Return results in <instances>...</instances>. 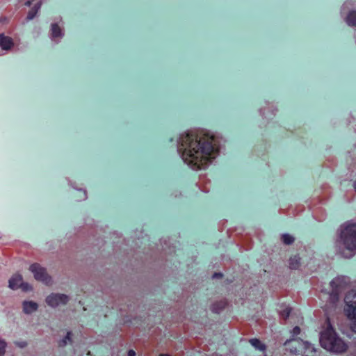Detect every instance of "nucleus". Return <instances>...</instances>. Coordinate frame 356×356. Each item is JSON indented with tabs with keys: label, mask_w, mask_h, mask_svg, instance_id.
<instances>
[{
	"label": "nucleus",
	"mask_w": 356,
	"mask_h": 356,
	"mask_svg": "<svg viewBox=\"0 0 356 356\" xmlns=\"http://www.w3.org/2000/svg\"><path fill=\"white\" fill-rule=\"evenodd\" d=\"M177 152L191 169L207 168L220 150L219 139L203 130L182 133L177 139Z\"/></svg>",
	"instance_id": "f257e3e1"
},
{
	"label": "nucleus",
	"mask_w": 356,
	"mask_h": 356,
	"mask_svg": "<svg viewBox=\"0 0 356 356\" xmlns=\"http://www.w3.org/2000/svg\"><path fill=\"white\" fill-rule=\"evenodd\" d=\"M320 343L324 349L335 353H342L348 349V345L339 337L329 318L326 320V327L321 332Z\"/></svg>",
	"instance_id": "f03ea898"
},
{
	"label": "nucleus",
	"mask_w": 356,
	"mask_h": 356,
	"mask_svg": "<svg viewBox=\"0 0 356 356\" xmlns=\"http://www.w3.org/2000/svg\"><path fill=\"white\" fill-rule=\"evenodd\" d=\"M337 242L351 252L353 256L356 253V222L353 220L346 221L338 229Z\"/></svg>",
	"instance_id": "7ed1b4c3"
},
{
	"label": "nucleus",
	"mask_w": 356,
	"mask_h": 356,
	"mask_svg": "<svg viewBox=\"0 0 356 356\" xmlns=\"http://www.w3.org/2000/svg\"><path fill=\"white\" fill-rule=\"evenodd\" d=\"M284 346L287 351L294 355L315 351L311 343L304 341L300 338H291L284 343Z\"/></svg>",
	"instance_id": "20e7f679"
},
{
	"label": "nucleus",
	"mask_w": 356,
	"mask_h": 356,
	"mask_svg": "<svg viewBox=\"0 0 356 356\" xmlns=\"http://www.w3.org/2000/svg\"><path fill=\"white\" fill-rule=\"evenodd\" d=\"M346 311L350 319L354 320L353 330L356 331V293L349 292L345 297Z\"/></svg>",
	"instance_id": "39448f33"
},
{
	"label": "nucleus",
	"mask_w": 356,
	"mask_h": 356,
	"mask_svg": "<svg viewBox=\"0 0 356 356\" xmlns=\"http://www.w3.org/2000/svg\"><path fill=\"white\" fill-rule=\"evenodd\" d=\"M29 270L33 274L36 280L40 281L45 284L51 283V278L47 274L46 269L42 267L39 264H33L30 266Z\"/></svg>",
	"instance_id": "423d86ee"
},
{
	"label": "nucleus",
	"mask_w": 356,
	"mask_h": 356,
	"mask_svg": "<svg viewBox=\"0 0 356 356\" xmlns=\"http://www.w3.org/2000/svg\"><path fill=\"white\" fill-rule=\"evenodd\" d=\"M69 300V297L65 294L52 293L46 298V302L51 307L56 308L66 305Z\"/></svg>",
	"instance_id": "0eeeda50"
},
{
	"label": "nucleus",
	"mask_w": 356,
	"mask_h": 356,
	"mask_svg": "<svg viewBox=\"0 0 356 356\" xmlns=\"http://www.w3.org/2000/svg\"><path fill=\"white\" fill-rule=\"evenodd\" d=\"M349 280L347 277L338 276L330 282V286L332 289V292L337 293L341 289L344 288L348 283Z\"/></svg>",
	"instance_id": "6e6552de"
},
{
	"label": "nucleus",
	"mask_w": 356,
	"mask_h": 356,
	"mask_svg": "<svg viewBox=\"0 0 356 356\" xmlns=\"http://www.w3.org/2000/svg\"><path fill=\"white\" fill-rule=\"evenodd\" d=\"M14 46V41L12 38L0 33V48L4 51L10 50Z\"/></svg>",
	"instance_id": "1a4fd4ad"
},
{
	"label": "nucleus",
	"mask_w": 356,
	"mask_h": 356,
	"mask_svg": "<svg viewBox=\"0 0 356 356\" xmlns=\"http://www.w3.org/2000/svg\"><path fill=\"white\" fill-rule=\"evenodd\" d=\"M63 35V29L56 23H52L51 25V39L58 42L57 39H60Z\"/></svg>",
	"instance_id": "9d476101"
},
{
	"label": "nucleus",
	"mask_w": 356,
	"mask_h": 356,
	"mask_svg": "<svg viewBox=\"0 0 356 356\" xmlns=\"http://www.w3.org/2000/svg\"><path fill=\"white\" fill-rule=\"evenodd\" d=\"M22 282V276L19 274H15L12 276L8 281V287L13 290L17 289L21 286Z\"/></svg>",
	"instance_id": "9b49d317"
},
{
	"label": "nucleus",
	"mask_w": 356,
	"mask_h": 356,
	"mask_svg": "<svg viewBox=\"0 0 356 356\" xmlns=\"http://www.w3.org/2000/svg\"><path fill=\"white\" fill-rule=\"evenodd\" d=\"M38 308L36 302L33 301H24L23 302V311L26 314H31L35 312Z\"/></svg>",
	"instance_id": "f8f14e48"
},
{
	"label": "nucleus",
	"mask_w": 356,
	"mask_h": 356,
	"mask_svg": "<svg viewBox=\"0 0 356 356\" xmlns=\"http://www.w3.org/2000/svg\"><path fill=\"white\" fill-rule=\"evenodd\" d=\"M227 305L226 300L217 301L211 305V309L215 314H220L226 307Z\"/></svg>",
	"instance_id": "ddd939ff"
},
{
	"label": "nucleus",
	"mask_w": 356,
	"mask_h": 356,
	"mask_svg": "<svg viewBox=\"0 0 356 356\" xmlns=\"http://www.w3.org/2000/svg\"><path fill=\"white\" fill-rule=\"evenodd\" d=\"M42 2L39 1L29 11L26 17V20L30 21L35 18L38 13L40 10Z\"/></svg>",
	"instance_id": "4468645a"
},
{
	"label": "nucleus",
	"mask_w": 356,
	"mask_h": 356,
	"mask_svg": "<svg viewBox=\"0 0 356 356\" xmlns=\"http://www.w3.org/2000/svg\"><path fill=\"white\" fill-rule=\"evenodd\" d=\"M277 312L282 318L286 319L289 316L291 308L287 305H282L277 309Z\"/></svg>",
	"instance_id": "2eb2a0df"
},
{
	"label": "nucleus",
	"mask_w": 356,
	"mask_h": 356,
	"mask_svg": "<svg viewBox=\"0 0 356 356\" xmlns=\"http://www.w3.org/2000/svg\"><path fill=\"white\" fill-rule=\"evenodd\" d=\"M72 332L71 331H68L66 334V336L60 339L58 341V346L59 347H65L67 346V343H72Z\"/></svg>",
	"instance_id": "dca6fc26"
},
{
	"label": "nucleus",
	"mask_w": 356,
	"mask_h": 356,
	"mask_svg": "<svg viewBox=\"0 0 356 356\" xmlns=\"http://www.w3.org/2000/svg\"><path fill=\"white\" fill-rule=\"evenodd\" d=\"M346 22L350 26H356V11H350L348 14Z\"/></svg>",
	"instance_id": "f3484780"
},
{
	"label": "nucleus",
	"mask_w": 356,
	"mask_h": 356,
	"mask_svg": "<svg viewBox=\"0 0 356 356\" xmlns=\"http://www.w3.org/2000/svg\"><path fill=\"white\" fill-rule=\"evenodd\" d=\"M300 257L297 255L290 257L289 259V268L291 269H298L300 266Z\"/></svg>",
	"instance_id": "a211bd4d"
},
{
	"label": "nucleus",
	"mask_w": 356,
	"mask_h": 356,
	"mask_svg": "<svg viewBox=\"0 0 356 356\" xmlns=\"http://www.w3.org/2000/svg\"><path fill=\"white\" fill-rule=\"evenodd\" d=\"M281 239L283 243H284L285 245H291L295 241V238L292 235H290L289 234H282L281 236Z\"/></svg>",
	"instance_id": "6ab92c4d"
},
{
	"label": "nucleus",
	"mask_w": 356,
	"mask_h": 356,
	"mask_svg": "<svg viewBox=\"0 0 356 356\" xmlns=\"http://www.w3.org/2000/svg\"><path fill=\"white\" fill-rule=\"evenodd\" d=\"M250 343L257 350H263L265 349V345L261 343V342L257 339H251L250 340Z\"/></svg>",
	"instance_id": "aec40b11"
},
{
	"label": "nucleus",
	"mask_w": 356,
	"mask_h": 356,
	"mask_svg": "<svg viewBox=\"0 0 356 356\" xmlns=\"http://www.w3.org/2000/svg\"><path fill=\"white\" fill-rule=\"evenodd\" d=\"M6 343L0 339V356H3L6 352Z\"/></svg>",
	"instance_id": "412c9836"
},
{
	"label": "nucleus",
	"mask_w": 356,
	"mask_h": 356,
	"mask_svg": "<svg viewBox=\"0 0 356 356\" xmlns=\"http://www.w3.org/2000/svg\"><path fill=\"white\" fill-rule=\"evenodd\" d=\"M300 333V328L298 326H296L291 332L292 338H298L297 336Z\"/></svg>",
	"instance_id": "4be33fe9"
},
{
	"label": "nucleus",
	"mask_w": 356,
	"mask_h": 356,
	"mask_svg": "<svg viewBox=\"0 0 356 356\" xmlns=\"http://www.w3.org/2000/svg\"><path fill=\"white\" fill-rule=\"evenodd\" d=\"M15 344L20 348H24L27 346L28 343L25 341H15Z\"/></svg>",
	"instance_id": "5701e85b"
},
{
	"label": "nucleus",
	"mask_w": 356,
	"mask_h": 356,
	"mask_svg": "<svg viewBox=\"0 0 356 356\" xmlns=\"http://www.w3.org/2000/svg\"><path fill=\"white\" fill-rule=\"evenodd\" d=\"M21 287L23 291H28L31 289V286L28 283L22 282Z\"/></svg>",
	"instance_id": "b1692460"
},
{
	"label": "nucleus",
	"mask_w": 356,
	"mask_h": 356,
	"mask_svg": "<svg viewBox=\"0 0 356 356\" xmlns=\"http://www.w3.org/2000/svg\"><path fill=\"white\" fill-rule=\"evenodd\" d=\"M78 190L82 193V195L81 197V200H86L87 198L86 191L85 190H82V189H78Z\"/></svg>",
	"instance_id": "393cba45"
},
{
	"label": "nucleus",
	"mask_w": 356,
	"mask_h": 356,
	"mask_svg": "<svg viewBox=\"0 0 356 356\" xmlns=\"http://www.w3.org/2000/svg\"><path fill=\"white\" fill-rule=\"evenodd\" d=\"M222 277V274L220 273H215L213 275V278H220Z\"/></svg>",
	"instance_id": "a878e982"
},
{
	"label": "nucleus",
	"mask_w": 356,
	"mask_h": 356,
	"mask_svg": "<svg viewBox=\"0 0 356 356\" xmlns=\"http://www.w3.org/2000/svg\"><path fill=\"white\" fill-rule=\"evenodd\" d=\"M136 355V353L134 350H129V352H128V356H135Z\"/></svg>",
	"instance_id": "bb28decb"
},
{
	"label": "nucleus",
	"mask_w": 356,
	"mask_h": 356,
	"mask_svg": "<svg viewBox=\"0 0 356 356\" xmlns=\"http://www.w3.org/2000/svg\"><path fill=\"white\" fill-rule=\"evenodd\" d=\"M259 111L260 115H261L263 118H265V117H264V115H265V108H260Z\"/></svg>",
	"instance_id": "cd10ccee"
},
{
	"label": "nucleus",
	"mask_w": 356,
	"mask_h": 356,
	"mask_svg": "<svg viewBox=\"0 0 356 356\" xmlns=\"http://www.w3.org/2000/svg\"><path fill=\"white\" fill-rule=\"evenodd\" d=\"M32 2H33V0H28L26 3H25V6H28V7H30L32 4Z\"/></svg>",
	"instance_id": "c85d7f7f"
},
{
	"label": "nucleus",
	"mask_w": 356,
	"mask_h": 356,
	"mask_svg": "<svg viewBox=\"0 0 356 356\" xmlns=\"http://www.w3.org/2000/svg\"><path fill=\"white\" fill-rule=\"evenodd\" d=\"M348 3H348V2H346V3L343 5V6H342V8H341V13L344 12L345 7L346 6V5H347Z\"/></svg>",
	"instance_id": "c756f323"
},
{
	"label": "nucleus",
	"mask_w": 356,
	"mask_h": 356,
	"mask_svg": "<svg viewBox=\"0 0 356 356\" xmlns=\"http://www.w3.org/2000/svg\"><path fill=\"white\" fill-rule=\"evenodd\" d=\"M353 188L355 191L356 192V180L353 184Z\"/></svg>",
	"instance_id": "7c9ffc66"
}]
</instances>
